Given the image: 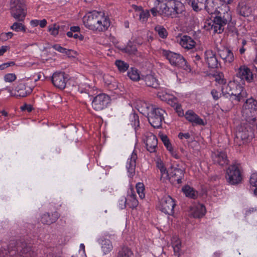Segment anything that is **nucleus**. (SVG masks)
Returning <instances> with one entry per match:
<instances>
[{
  "mask_svg": "<svg viewBox=\"0 0 257 257\" xmlns=\"http://www.w3.org/2000/svg\"><path fill=\"white\" fill-rule=\"evenodd\" d=\"M140 19L144 22L147 20V19L150 16V11L149 10H142V11L139 14Z\"/></svg>",
  "mask_w": 257,
  "mask_h": 257,
  "instance_id": "46",
  "label": "nucleus"
},
{
  "mask_svg": "<svg viewBox=\"0 0 257 257\" xmlns=\"http://www.w3.org/2000/svg\"><path fill=\"white\" fill-rule=\"evenodd\" d=\"M67 36L69 38L73 37L76 39H79L80 40H82L83 39V36L82 35H79L78 34H73L72 32H68L67 33Z\"/></svg>",
  "mask_w": 257,
  "mask_h": 257,
  "instance_id": "53",
  "label": "nucleus"
},
{
  "mask_svg": "<svg viewBox=\"0 0 257 257\" xmlns=\"http://www.w3.org/2000/svg\"><path fill=\"white\" fill-rule=\"evenodd\" d=\"M182 191L187 197L192 199H195L198 196V192L188 185H186L183 187Z\"/></svg>",
  "mask_w": 257,
  "mask_h": 257,
  "instance_id": "32",
  "label": "nucleus"
},
{
  "mask_svg": "<svg viewBox=\"0 0 257 257\" xmlns=\"http://www.w3.org/2000/svg\"><path fill=\"white\" fill-rule=\"evenodd\" d=\"M178 137L180 139H183V138L187 139L190 137V135L188 133H180L178 135Z\"/></svg>",
  "mask_w": 257,
  "mask_h": 257,
  "instance_id": "58",
  "label": "nucleus"
},
{
  "mask_svg": "<svg viewBox=\"0 0 257 257\" xmlns=\"http://www.w3.org/2000/svg\"><path fill=\"white\" fill-rule=\"evenodd\" d=\"M133 252L131 249L127 246L120 247L117 253V257H133Z\"/></svg>",
  "mask_w": 257,
  "mask_h": 257,
  "instance_id": "30",
  "label": "nucleus"
},
{
  "mask_svg": "<svg viewBox=\"0 0 257 257\" xmlns=\"http://www.w3.org/2000/svg\"><path fill=\"white\" fill-rule=\"evenodd\" d=\"M175 109L176 110V111L178 112L179 115H182L184 114L183 111L181 108V106L180 104H178L175 107Z\"/></svg>",
  "mask_w": 257,
  "mask_h": 257,
  "instance_id": "59",
  "label": "nucleus"
},
{
  "mask_svg": "<svg viewBox=\"0 0 257 257\" xmlns=\"http://www.w3.org/2000/svg\"><path fill=\"white\" fill-rule=\"evenodd\" d=\"M109 102L108 95L102 93L96 96L92 102V106L96 111H101L106 107Z\"/></svg>",
  "mask_w": 257,
  "mask_h": 257,
  "instance_id": "12",
  "label": "nucleus"
},
{
  "mask_svg": "<svg viewBox=\"0 0 257 257\" xmlns=\"http://www.w3.org/2000/svg\"><path fill=\"white\" fill-rule=\"evenodd\" d=\"M225 178L230 185H237L241 183L242 176L241 171L237 165L229 166L226 170Z\"/></svg>",
  "mask_w": 257,
  "mask_h": 257,
  "instance_id": "8",
  "label": "nucleus"
},
{
  "mask_svg": "<svg viewBox=\"0 0 257 257\" xmlns=\"http://www.w3.org/2000/svg\"><path fill=\"white\" fill-rule=\"evenodd\" d=\"M155 31L161 38L165 39L167 37V31L162 26H156L155 28Z\"/></svg>",
  "mask_w": 257,
  "mask_h": 257,
  "instance_id": "36",
  "label": "nucleus"
},
{
  "mask_svg": "<svg viewBox=\"0 0 257 257\" xmlns=\"http://www.w3.org/2000/svg\"><path fill=\"white\" fill-rule=\"evenodd\" d=\"M136 189L140 197L143 199L145 197V195L144 193L145 187L144 185L142 183H138L136 184Z\"/></svg>",
  "mask_w": 257,
  "mask_h": 257,
  "instance_id": "43",
  "label": "nucleus"
},
{
  "mask_svg": "<svg viewBox=\"0 0 257 257\" xmlns=\"http://www.w3.org/2000/svg\"><path fill=\"white\" fill-rule=\"evenodd\" d=\"M157 167L160 171L161 180L162 181L165 182L167 180L170 179L168 171L162 162H158Z\"/></svg>",
  "mask_w": 257,
  "mask_h": 257,
  "instance_id": "33",
  "label": "nucleus"
},
{
  "mask_svg": "<svg viewBox=\"0 0 257 257\" xmlns=\"http://www.w3.org/2000/svg\"><path fill=\"white\" fill-rule=\"evenodd\" d=\"M221 91V94L226 97L234 96V100L237 101H243L247 97V93L243 87L240 84H237L234 79L233 81H230L227 84L222 85Z\"/></svg>",
  "mask_w": 257,
  "mask_h": 257,
  "instance_id": "3",
  "label": "nucleus"
},
{
  "mask_svg": "<svg viewBox=\"0 0 257 257\" xmlns=\"http://www.w3.org/2000/svg\"><path fill=\"white\" fill-rule=\"evenodd\" d=\"M142 79L144 80L146 85L148 87L156 89L159 87L158 80L152 75H147L143 76Z\"/></svg>",
  "mask_w": 257,
  "mask_h": 257,
  "instance_id": "27",
  "label": "nucleus"
},
{
  "mask_svg": "<svg viewBox=\"0 0 257 257\" xmlns=\"http://www.w3.org/2000/svg\"><path fill=\"white\" fill-rule=\"evenodd\" d=\"M206 213V208L204 205L198 203L190 208V214L194 218H200Z\"/></svg>",
  "mask_w": 257,
  "mask_h": 257,
  "instance_id": "20",
  "label": "nucleus"
},
{
  "mask_svg": "<svg viewBox=\"0 0 257 257\" xmlns=\"http://www.w3.org/2000/svg\"><path fill=\"white\" fill-rule=\"evenodd\" d=\"M176 205L174 199L170 196L163 197L160 202L158 207L160 211L166 214L172 215Z\"/></svg>",
  "mask_w": 257,
  "mask_h": 257,
  "instance_id": "11",
  "label": "nucleus"
},
{
  "mask_svg": "<svg viewBox=\"0 0 257 257\" xmlns=\"http://www.w3.org/2000/svg\"><path fill=\"white\" fill-rule=\"evenodd\" d=\"M204 57L205 62L209 68H217L219 63L217 57L214 52L211 50H207L204 53Z\"/></svg>",
  "mask_w": 257,
  "mask_h": 257,
  "instance_id": "17",
  "label": "nucleus"
},
{
  "mask_svg": "<svg viewBox=\"0 0 257 257\" xmlns=\"http://www.w3.org/2000/svg\"><path fill=\"white\" fill-rule=\"evenodd\" d=\"M60 27L57 24H54L52 25H50L48 27V31L50 34L54 36L57 35L59 33V29Z\"/></svg>",
  "mask_w": 257,
  "mask_h": 257,
  "instance_id": "44",
  "label": "nucleus"
},
{
  "mask_svg": "<svg viewBox=\"0 0 257 257\" xmlns=\"http://www.w3.org/2000/svg\"><path fill=\"white\" fill-rule=\"evenodd\" d=\"M215 80L220 84L226 85V80L224 78V76L221 73L215 75Z\"/></svg>",
  "mask_w": 257,
  "mask_h": 257,
  "instance_id": "47",
  "label": "nucleus"
},
{
  "mask_svg": "<svg viewBox=\"0 0 257 257\" xmlns=\"http://www.w3.org/2000/svg\"><path fill=\"white\" fill-rule=\"evenodd\" d=\"M22 110H27L28 112H31L32 110V106L30 104H25L21 107Z\"/></svg>",
  "mask_w": 257,
  "mask_h": 257,
  "instance_id": "56",
  "label": "nucleus"
},
{
  "mask_svg": "<svg viewBox=\"0 0 257 257\" xmlns=\"http://www.w3.org/2000/svg\"><path fill=\"white\" fill-rule=\"evenodd\" d=\"M211 158L214 164L221 167L227 165L229 162L226 153L223 151H217L212 153Z\"/></svg>",
  "mask_w": 257,
  "mask_h": 257,
  "instance_id": "15",
  "label": "nucleus"
},
{
  "mask_svg": "<svg viewBox=\"0 0 257 257\" xmlns=\"http://www.w3.org/2000/svg\"><path fill=\"white\" fill-rule=\"evenodd\" d=\"M20 255L23 257H33L35 253L30 246H26L21 250Z\"/></svg>",
  "mask_w": 257,
  "mask_h": 257,
  "instance_id": "37",
  "label": "nucleus"
},
{
  "mask_svg": "<svg viewBox=\"0 0 257 257\" xmlns=\"http://www.w3.org/2000/svg\"><path fill=\"white\" fill-rule=\"evenodd\" d=\"M185 117L189 121L199 125H204V121L202 119L199 117L192 110L187 111L185 114Z\"/></svg>",
  "mask_w": 257,
  "mask_h": 257,
  "instance_id": "24",
  "label": "nucleus"
},
{
  "mask_svg": "<svg viewBox=\"0 0 257 257\" xmlns=\"http://www.w3.org/2000/svg\"><path fill=\"white\" fill-rule=\"evenodd\" d=\"M242 114L246 121L254 122L257 116V101L252 97L247 99L243 106Z\"/></svg>",
  "mask_w": 257,
  "mask_h": 257,
  "instance_id": "6",
  "label": "nucleus"
},
{
  "mask_svg": "<svg viewBox=\"0 0 257 257\" xmlns=\"http://www.w3.org/2000/svg\"><path fill=\"white\" fill-rule=\"evenodd\" d=\"M14 35L12 32L2 33L0 34V40L2 41H6L11 39Z\"/></svg>",
  "mask_w": 257,
  "mask_h": 257,
  "instance_id": "49",
  "label": "nucleus"
},
{
  "mask_svg": "<svg viewBox=\"0 0 257 257\" xmlns=\"http://www.w3.org/2000/svg\"><path fill=\"white\" fill-rule=\"evenodd\" d=\"M234 79L237 83L244 84L245 82H252L253 76L249 68L245 65H241L236 70Z\"/></svg>",
  "mask_w": 257,
  "mask_h": 257,
  "instance_id": "9",
  "label": "nucleus"
},
{
  "mask_svg": "<svg viewBox=\"0 0 257 257\" xmlns=\"http://www.w3.org/2000/svg\"><path fill=\"white\" fill-rule=\"evenodd\" d=\"M59 217L60 214L57 211L52 213L51 215L49 213H45L41 216V221L44 224L50 225L55 222Z\"/></svg>",
  "mask_w": 257,
  "mask_h": 257,
  "instance_id": "21",
  "label": "nucleus"
},
{
  "mask_svg": "<svg viewBox=\"0 0 257 257\" xmlns=\"http://www.w3.org/2000/svg\"><path fill=\"white\" fill-rule=\"evenodd\" d=\"M16 79L17 76L14 73H8L4 76V80L7 82H13Z\"/></svg>",
  "mask_w": 257,
  "mask_h": 257,
  "instance_id": "45",
  "label": "nucleus"
},
{
  "mask_svg": "<svg viewBox=\"0 0 257 257\" xmlns=\"http://www.w3.org/2000/svg\"><path fill=\"white\" fill-rule=\"evenodd\" d=\"M160 138L162 141L163 142L164 146L166 147L167 149L169 151H172V147L170 142V140L168 139V137L165 135H162L160 136Z\"/></svg>",
  "mask_w": 257,
  "mask_h": 257,
  "instance_id": "40",
  "label": "nucleus"
},
{
  "mask_svg": "<svg viewBox=\"0 0 257 257\" xmlns=\"http://www.w3.org/2000/svg\"><path fill=\"white\" fill-rule=\"evenodd\" d=\"M188 3L195 12H199L202 9L203 4L199 3L198 0H189Z\"/></svg>",
  "mask_w": 257,
  "mask_h": 257,
  "instance_id": "38",
  "label": "nucleus"
},
{
  "mask_svg": "<svg viewBox=\"0 0 257 257\" xmlns=\"http://www.w3.org/2000/svg\"><path fill=\"white\" fill-rule=\"evenodd\" d=\"M17 93L16 95L20 97H26L29 94L32 89L28 86H26L24 83H20L16 88Z\"/></svg>",
  "mask_w": 257,
  "mask_h": 257,
  "instance_id": "26",
  "label": "nucleus"
},
{
  "mask_svg": "<svg viewBox=\"0 0 257 257\" xmlns=\"http://www.w3.org/2000/svg\"><path fill=\"white\" fill-rule=\"evenodd\" d=\"M31 25L33 27H36L39 25V20H32L30 22Z\"/></svg>",
  "mask_w": 257,
  "mask_h": 257,
  "instance_id": "64",
  "label": "nucleus"
},
{
  "mask_svg": "<svg viewBox=\"0 0 257 257\" xmlns=\"http://www.w3.org/2000/svg\"><path fill=\"white\" fill-rule=\"evenodd\" d=\"M10 49V47L8 46H3L0 47V56L4 55L7 51Z\"/></svg>",
  "mask_w": 257,
  "mask_h": 257,
  "instance_id": "57",
  "label": "nucleus"
},
{
  "mask_svg": "<svg viewBox=\"0 0 257 257\" xmlns=\"http://www.w3.org/2000/svg\"><path fill=\"white\" fill-rule=\"evenodd\" d=\"M231 20V17L230 13L226 12L221 14L219 16L214 17L213 20L211 22L206 23L205 27L207 30L211 29L214 33L220 34L224 29L226 25Z\"/></svg>",
  "mask_w": 257,
  "mask_h": 257,
  "instance_id": "4",
  "label": "nucleus"
},
{
  "mask_svg": "<svg viewBox=\"0 0 257 257\" xmlns=\"http://www.w3.org/2000/svg\"><path fill=\"white\" fill-rule=\"evenodd\" d=\"M161 54L172 65L183 68L187 71H191L190 66L188 65L184 58L180 54L166 50H162Z\"/></svg>",
  "mask_w": 257,
  "mask_h": 257,
  "instance_id": "5",
  "label": "nucleus"
},
{
  "mask_svg": "<svg viewBox=\"0 0 257 257\" xmlns=\"http://www.w3.org/2000/svg\"><path fill=\"white\" fill-rule=\"evenodd\" d=\"M80 31V28L78 26H73L70 28V31L73 32H78Z\"/></svg>",
  "mask_w": 257,
  "mask_h": 257,
  "instance_id": "62",
  "label": "nucleus"
},
{
  "mask_svg": "<svg viewBox=\"0 0 257 257\" xmlns=\"http://www.w3.org/2000/svg\"><path fill=\"white\" fill-rule=\"evenodd\" d=\"M39 25L40 27L44 28L47 25V21L45 19H43L42 20L39 21Z\"/></svg>",
  "mask_w": 257,
  "mask_h": 257,
  "instance_id": "61",
  "label": "nucleus"
},
{
  "mask_svg": "<svg viewBox=\"0 0 257 257\" xmlns=\"http://www.w3.org/2000/svg\"><path fill=\"white\" fill-rule=\"evenodd\" d=\"M101 249L105 254L109 253L113 249L111 241L108 239H102L101 240Z\"/></svg>",
  "mask_w": 257,
  "mask_h": 257,
  "instance_id": "31",
  "label": "nucleus"
},
{
  "mask_svg": "<svg viewBox=\"0 0 257 257\" xmlns=\"http://www.w3.org/2000/svg\"><path fill=\"white\" fill-rule=\"evenodd\" d=\"M211 94L213 98V99L215 100H218L219 97H220L221 94L218 92L215 89H212L211 91Z\"/></svg>",
  "mask_w": 257,
  "mask_h": 257,
  "instance_id": "55",
  "label": "nucleus"
},
{
  "mask_svg": "<svg viewBox=\"0 0 257 257\" xmlns=\"http://www.w3.org/2000/svg\"><path fill=\"white\" fill-rule=\"evenodd\" d=\"M120 202L122 203V204L119 203L121 205V208L125 207L127 204L130 208L134 209L136 208L139 204L136 195L132 189L128 192L127 197H123L120 200Z\"/></svg>",
  "mask_w": 257,
  "mask_h": 257,
  "instance_id": "14",
  "label": "nucleus"
},
{
  "mask_svg": "<svg viewBox=\"0 0 257 257\" xmlns=\"http://www.w3.org/2000/svg\"><path fill=\"white\" fill-rule=\"evenodd\" d=\"M127 76L129 78L135 81H137L140 79V76L138 70L135 68H131L127 72Z\"/></svg>",
  "mask_w": 257,
  "mask_h": 257,
  "instance_id": "35",
  "label": "nucleus"
},
{
  "mask_svg": "<svg viewBox=\"0 0 257 257\" xmlns=\"http://www.w3.org/2000/svg\"><path fill=\"white\" fill-rule=\"evenodd\" d=\"M85 26L89 30L104 32L110 26L109 18L102 12L93 11L86 14L83 18Z\"/></svg>",
  "mask_w": 257,
  "mask_h": 257,
  "instance_id": "2",
  "label": "nucleus"
},
{
  "mask_svg": "<svg viewBox=\"0 0 257 257\" xmlns=\"http://www.w3.org/2000/svg\"><path fill=\"white\" fill-rule=\"evenodd\" d=\"M168 103L174 108L179 104L178 99L175 97L168 98Z\"/></svg>",
  "mask_w": 257,
  "mask_h": 257,
  "instance_id": "52",
  "label": "nucleus"
},
{
  "mask_svg": "<svg viewBox=\"0 0 257 257\" xmlns=\"http://www.w3.org/2000/svg\"><path fill=\"white\" fill-rule=\"evenodd\" d=\"M69 78L68 75L63 72H56L54 73L51 78L53 84L57 88L63 89L65 88Z\"/></svg>",
  "mask_w": 257,
  "mask_h": 257,
  "instance_id": "13",
  "label": "nucleus"
},
{
  "mask_svg": "<svg viewBox=\"0 0 257 257\" xmlns=\"http://www.w3.org/2000/svg\"><path fill=\"white\" fill-rule=\"evenodd\" d=\"M165 113L164 110L152 107L151 111L148 113V119L149 123L154 128L161 127L162 121L164 119V114Z\"/></svg>",
  "mask_w": 257,
  "mask_h": 257,
  "instance_id": "7",
  "label": "nucleus"
},
{
  "mask_svg": "<svg viewBox=\"0 0 257 257\" xmlns=\"http://www.w3.org/2000/svg\"><path fill=\"white\" fill-rule=\"evenodd\" d=\"M249 182L253 186H257V173H254L251 175Z\"/></svg>",
  "mask_w": 257,
  "mask_h": 257,
  "instance_id": "51",
  "label": "nucleus"
},
{
  "mask_svg": "<svg viewBox=\"0 0 257 257\" xmlns=\"http://www.w3.org/2000/svg\"><path fill=\"white\" fill-rule=\"evenodd\" d=\"M26 6L24 0H11L10 9Z\"/></svg>",
  "mask_w": 257,
  "mask_h": 257,
  "instance_id": "39",
  "label": "nucleus"
},
{
  "mask_svg": "<svg viewBox=\"0 0 257 257\" xmlns=\"http://www.w3.org/2000/svg\"><path fill=\"white\" fill-rule=\"evenodd\" d=\"M179 43L182 47L187 50L192 49L196 45L194 40L187 35H184L181 38Z\"/></svg>",
  "mask_w": 257,
  "mask_h": 257,
  "instance_id": "25",
  "label": "nucleus"
},
{
  "mask_svg": "<svg viewBox=\"0 0 257 257\" xmlns=\"http://www.w3.org/2000/svg\"><path fill=\"white\" fill-rule=\"evenodd\" d=\"M138 158L137 153L135 151L132 153L131 157L127 159L126 168L128 173V176L132 177L135 174L136 160Z\"/></svg>",
  "mask_w": 257,
  "mask_h": 257,
  "instance_id": "18",
  "label": "nucleus"
},
{
  "mask_svg": "<svg viewBox=\"0 0 257 257\" xmlns=\"http://www.w3.org/2000/svg\"><path fill=\"white\" fill-rule=\"evenodd\" d=\"M53 48L58 51V52L62 53H65L67 55L69 54V52H70V50L67 49L66 48L62 47L61 46H60L58 44H56L53 46Z\"/></svg>",
  "mask_w": 257,
  "mask_h": 257,
  "instance_id": "48",
  "label": "nucleus"
},
{
  "mask_svg": "<svg viewBox=\"0 0 257 257\" xmlns=\"http://www.w3.org/2000/svg\"><path fill=\"white\" fill-rule=\"evenodd\" d=\"M133 118L134 119V120H135V123H134V125H139V116L137 115V114H133Z\"/></svg>",
  "mask_w": 257,
  "mask_h": 257,
  "instance_id": "63",
  "label": "nucleus"
},
{
  "mask_svg": "<svg viewBox=\"0 0 257 257\" xmlns=\"http://www.w3.org/2000/svg\"><path fill=\"white\" fill-rule=\"evenodd\" d=\"M237 12L240 15L243 17H248L251 14L252 9L247 5L241 3L238 5Z\"/></svg>",
  "mask_w": 257,
  "mask_h": 257,
  "instance_id": "29",
  "label": "nucleus"
},
{
  "mask_svg": "<svg viewBox=\"0 0 257 257\" xmlns=\"http://www.w3.org/2000/svg\"><path fill=\"white\" fill-rule=\"evenodd\" d=\"M144 142L149 152L154 153L156 151L158 145V139L156 136L151 133H146Z\"/></svg>",
  "mask_w": 257,
  "mask_h": 257,
  "instance_id": "16",
  "label": "nucleus"
},
{
  "mask_svg": "<svg viewBox=\"0 0 257 257\" xmlns=\"http://www.w3.org/2000/svg\"><path fill=\"white\" fill-rule=\"evenodd\" d=\"M192 58L193 61L197 67H200L202 66V62L201 60V58L199 55L196 54L194 56H192Z\"/></svg>",
  "mask_w": 257,
  "mask_h": 257,
  "instance_id": "50",
  "label": "nucleus"
},
{
  "mask_svg": "<svg viewBox=\"0 0 257 257\" xmlns=\"http://www.w3.org/2000/svg\"><path fill=\"white\" fill-rule=\"evenodd\" d=\"M150 12L154 17L159 15L163 18H177L184 12L183 4L176 0H155Z\"/></svg>",
  "mask_w": 257,
  "mask_h": 257,
  "instance_id": "1",
  "label": "nucleus"
},
{
  "mask_svg": "<svg viewBox=\"0 0 257 257\" xmlns=\"http://www.w3.org/2000/svg\"><path fill=\"white\" fill-rule=\"evenodd\" d=\"M169 177L170 178H174V181L180 184L182 183L181 180L184 177V171L182 169L172 166L170 170Z\"/></svg>",
  "mask_w": 257,
  "mask_h": 257,
  "instance_id": "22",
  "label": "nucleus"
},
{
  "mask_svg": "<svg viewBox=\"0 0 257 257\" xmlns=\"http://www.w3.org/2000/svg\"><path fill=\"white\" fill-rule=\"evenodd\" d=\"M11 29L16 32L23 31L25 32L26 29L24 25L19 22H15L11 26Z\"/></svg>",
  "mask_w": 257,
  "mask_h": 257,
  "instance_id": "42",
  "label": "nucleus"
},
{
  "mask_svg": "<svg viewBox=\"0 0 257 257\" xmlns=\"http://www.w3.org/2000/svg\"><path fill=\"white\" fill-rule=\"evenodd\" d=\"M220 57L224 60L225 62L231 63L234 60V55L232 51L228 48H224L220 52Z\"/></svg>",
  "mask_w": 257,
  "mask_h": 257,
  "instance_id": "28",
  "label": "nucleus"
},
{
  "mask_svg": "<svg viewBox=\"0 0 257 257\" xmlns=\"http://www.w3.org/2000/svg\"><path fill=\"white\" fill-rule=\"evenodd\" d=\"M252 138V133L249 132L247 127L241 124L237 127L234 143L238 146L246 143Z\"/></svg>",
  "mask_w": 257,
  "mask_h": 257,
  "instance_id": "10",
  "label": "nucleus"
},
{
  "mask_svg": "<svg viewBox=\"0 0 257 257\" xmlns=\"http://www.w3.org/2000/svg\"><path fill=\"white\" fill-rule=\"evenodd\" d=\"M132 8L136 12L139 13H140L143 10V8L141 6H138L135 5H132Z\"/></svg>",
  "mask_w": 257,
  "mask_h": 257,
  "instance_id": "60",
  "label": "nucleus"
},
{
  "mask_svg": "<svg viewBox=\"0 0 257 257\" xmlns=\"http://www.w3.org/2000/svg\"><path fill=\"white\" fill-rule=\"evenodd\" d=\"M221 1L220 0H207L205 5L206 11L210 15L218 12V8L219 7Z\"/></svg>",
  "mask_w": 257,
  "mask_h": 257,
  "instance_id": "19",
  "label": "nucleus"
},
{
  "mask_svg": "<svg viewBox=\"0 0 257 257\" xmlns=\"http://www.w3.org/2000/svg\"><path fill=\"white\" fill-rule=\"evenodd\" d=\"M15 65V63L13 61H11L7 63H4L1 65H0V70H3L11 66H14Z\"/></svg>",
  "mask_w": 257,
  "mask_h": 257,
  "instance_id": "54",
  "label": "nucleus"
},
{
  "mask_svg": "<svg viewBox=\"0 0 257 257\" xmlns=\"http://www.w3.org/2000/svg\"><path fill=\"white\" fill-rule=\"evenodd\" d=\"M12 17L18 21H23L26 16V6L10 9Z\"/></svg>",
  "mask_w": 257,
  "mask_h": 257,
  "instance_id": "23",
  "label": "nucleus"
},
{
  "mask_svg": "<svg viewBox=\"0 0 257 257\" xmlns=\"http://www.w3.org/2000/svg\"><path fill=\"white\" fill-rule=\"evenodd\" d=\"M115 64L120 72H124L127 70L129 68V64L122 60H116Z\"/></svg>",
  "mask_w": 257,
  "mask_h": 257,
  "instance_id": "34",
  "label": "nucleus"
},
{
  "mask_svg": "<svg viewBox=\"0 0 257 257\" xmlns=\"http://www.w3.org/2000/svg\"><path fill=\"white\" fill-rule=\"evenodd\" d=\"M173 247L175 252H178L181 248V243L177 237H174L172 239Z\"/></svg>",
  "mask_w": 257,
  "mask_h": 257,
  "instance_id": "41",
  "label": "nucleus"
}]
</instances>
